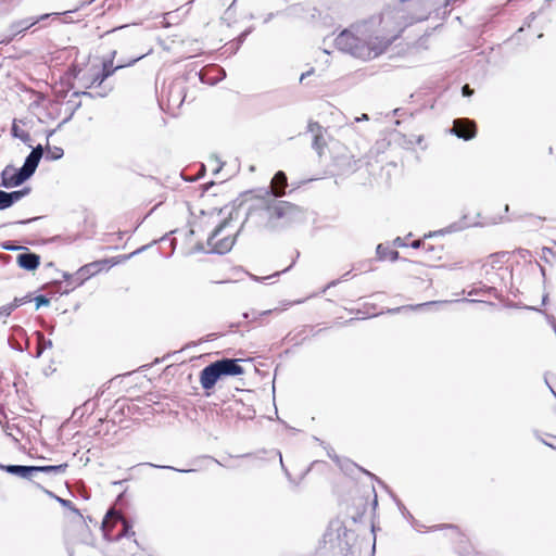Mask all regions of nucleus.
I'll list each match as a JSON object with an SVG mask.
<instances>
[{"label":"nucleus","instance_id":"nucleus-1","mask_svg":"<svg viewBox=\"0 0 556 556\" xmlns=\"http://www.w3.org/2000/svg\"><path fill=\"white\" fill-rule=\"evenodd\" d=\"M302 215V208L289 201L268 194L257 197L248 210L244 225L258 231L279 230Z\"/></svg>","mask_w":556,"mask_h":556},{"label":"nucleus","instance_id":"nucleus-2","mask_svg":"<svg viewBox=\"0 0 556 556\" xmlns=\"http://www.w3.org/2000/svg\"><path fill=\"white\" fill-rule=\"evenodd\" d=\"M244 372L239 359L223 358L211 363L200 372V384L204 390H211L218 380L225 377L240 376Z\"/></svg>","mask_w":556,"mask_h":556},{"label":"nucleus","instance_id":"nucleus-3","mask_svg":"<svg viewBox=\"0 0 556 556\" xmlns=\"http://www.w3.org/2000/svg\"><path fill=\"white\" fill-rule=\"evenodd\" d=\"M239 232L238 226L231 219H224L207 238L211 252L225 254L229 252Z\"/></svg>","mask_w":556,"mask_h":556},{"label":"nucleus","instance_id":"nucleus-4","mask_svg":"<svg viewBox=\"0 0 556 556\" xmlns=\"http://www.w3.org/2000/svg\"><path fill=\"white\" fill-rule=\"evenodd\" d=\"M336 43L340 50L345 51L355 58L363 60L372 59L363 28L357 29L356 33L348 29L343 30L337 37Z\"/></svg>","mask_w":556,"mask_h":556},{"label":"nucleus","instance_id":"nucleus-5","mask_svg":"<svg viewBox=\"0 0 556 556\" xmlns=\"http://www.w3.org/2000/svg\"><path fill=\"white\" fill-rule=\"evenodd\" d=\"M102 532L108 541H117L135 535L130 522L121 513L113 509L108 511L102 521Z\"/></svg>","mask_w":556,"mask_h":556},{"label":"nucleus","instance_id":"nucleus-6","mask_svg":"<svg viewBox=\"0 0 556 556\" xmlns=\"http://www.w3.org/2000/svg\"><path fill=\"white\" fill-rule=\"evenodd\" d=\"M125 65H117L113 67V62H103L101 65L91 64L85 70H80L76 74V78L81 81L86 88L100 86L105 78L114 73V71L124 67Z\"/></svg>","mask_w":556,"mask_h":556},{"label":"nucleus","instance_id":"nucleus-7","mask_svg":"<svg viewBox=\"0 0 556 556\" xmlns=\"http://www.w3.org/2000/svg\"><path fill=\"white\" fill-rule=\"evenodd\" d=\"M370 27L381 37L390 47L399 39L404 30V26L399 16L392 13L382 14L377 23H371Z\"/></svg>","mask_w":556,"mask_h":556},{"label":"nucleus","instance_id":"nucleus-8","mask_svg":"<svg viewBox=\"0 0 556 556\" xmlns=\"http://www.w3.org/2000/svg\"><path fill=\"white\" fill-rule=\"evenodd\" d=\"M370 27L381 37L390 47L399 39L404 30V26L399 16L392 13L382 14L377 23H371Z\"/></svg>","mask_w":556,"mask_h":556},{"label":"nucleus","instance_id":"nucleus-9","mask_svg":"<svg viewBox=\"0 0 556 556\" xmlns=\"http://www.w3.org/2000/svg\"><path fill=\"white\" fill-rule=\"evenodd\" d=\"M424 262L429 266L445 267L448 251L443 240L435 236H428L422 239Z\"/></svg>","mask_w":556,"mask_h":556},{"label":"nucleus","instance_id":"nucleus-10","mask_svg":"<svg viewBox=\"0 0 556 556\" xmlns=\"http://www.w3.org/2000/svg\"><path fill=\"white\" fill-rule=\"evenodd\" d=\"M139 250L129 253V254H123L117 255L111 258H103L99 261L91 262L89 264L84 265L78 270L79 275L83 277H91L93 275H97L103 270H109L115 265L122 264L126 261H128L132 255L137 254Z\"/></svg>","mask_w":556,"mask_h":556},{"label":"nucleus","instance_id":"nucleus-11","mask_svg":"<svg viewBox=\"0 0 556 556\" xmlns=\"http://www.w3.org/2000/svg\"><path fill=\"white\" fill-rule=\"evenodd\" d=\"M3 470L9 473L16 475L21 478L30 479L37 472H53L63 473L67 468V464H60L55 466H20L9 465L1 466Z\"/></svg>","mask_w":556,"mask_h":556},{"label":"nucleus","instance_id":"nucleus-12","mask_svg":"<svg viewBox=\"0 0 556 556\" xmlns=\"http://www.w3.org/2000/svg\"><path fill=\"white\" fill-rule=\"evenodd\" d=\"M508 261V254L506 252H497L490 254L485 257L481 264L482 275L486 278L496 275L500 270H503L505 264Z\"/></svg>","mask_w":556,"mask_h":556},{"label":"nucleus","instance_id":"nucleus-13","mask_svg":"<svg viewBox=\"0 0 556 556\" xmlns=\"http://www.w3.org/2000/svg\"><path fill=\"white\" fill-rule=\"evenodd\" d=\"M29 178L28 174L21 169H16L13 166H7L1 173L0 186L5 188H12L20 186Z\"/></svg>","mask_w":556,"mask_h":556},{"label":"nucleus","instance_id":"nucleus-14","mask_svg":"<svg viewBox=\"0 0 556 556\" xmlns=\"http://www.w3.org/2000/svg\"><path fill=\"white\" fill-rule=\"evenodd\" d=\"M364 35H366L367 38V45L370 49L371 56L377 58L383 52L387 51L389 46L387 45V40L384 41L381 37H379L376 31L369 26L363 27Z\"/></svg>","mask_w":556,"mask_h":556},{"label":"nucleus","instance_id":"nucleus-15","mask_svg":"<svg viewBox=\"0 0 556 556\" xmlns=\"http://www.w3.org/2000/svg\"><path fill=\"white\" fill-rule=\"evenodd\" d=\"M453 132L464 140H470L476 137L477 125L468 118H458L454 121Z\"/></svg>","mask_w":556,"mask_h":556},{"label":"nucleus","instance_id":"nucleus-16","mask_svg":"<svg viewBox=\"0 0 556 556\" xmlns=\"http://www.w3.org/2000/svg\"><path fill=\"white\" fill-rule=\"evenodd\" d=\"M287 187H288L287 175L285 174V172L279 170L274 175V177L270 181V186H269L270 190L266 194H268L269 197H271L274 199H280L283 195H286Z\"/></svg>","mask_w":556,"mask_h":556},{"label":"nucleus","instance_id":"nucleus-17","mask_svg":"<svg viewBox=\"0 0 556 556\" xmlns=\"http://www.w3.org/2000/svg\"><path fill=\"white\" fill-rule=\"evenodd\" d=\"M42 147L39 144L36 148H34L30 154L26 157L22 168L25 173L28 174L29 177L35 173L42 156Z\"/></svg>","mask_w":556,"mask_h":556},{"label":"nucleus","instance_id":"nucleus-18","mask_svg":"<svg viewBox=\"0 0 556 556\" xmlns=\"http://www.w3.org/2000/svg\"><path fill=\"white\" fill-rule=\"evenodd\" d=\"M20 267L26 270H35L40 265V256L35 253H22L16 257Z\"/></svg>","mask_w":556,"mask_h":556},{"label":"nucleus","instance_id":"nucleus-19","mask_svg":"<svg viewBox=\"0 0 556 556\" xmlns=\"http://www.w3.org/2000/svg\"><path fill=\"white\" fill-rule=\"evenodd\" d=\"M20 123H22V121L14 119L11 128L12 135L23 142L28 143L31 141V136L27 130L20 126Z\"/></svg>","mask_w":556,"mask_h":556},{"label":"nucleus","instance_id":"nucleus-20","mask_svg":"<svg viewBox=\"0 0 556 556\" xmlns=\"http://www.w3.org/2000/svg\"><path fill=\"white\" fill-rule=\"evenodd\" d=\"M29 191H30L29 188H24L22 190H17V191H13V192H5V199H7L8 206L10 207L15 202L20 201L22 198L27 195L29 193Z\"/></svg>","mask_w":556,"mask_h":556},{"label":"nucleus","instance_id":"nucleus-21","mask_svg":"<svg viewBox=\"0 0 556 556\" xmlns=\"http://www.w3.org/2000/svg\"><path fill=\"white\" fill-rule=\"evenodd\" d=\"M38 20H23L12 24L11 28L14 34H20L31 26H34Z\"/></svg>","mask_w":556,"mask_h":556},{"label":"nucleus","instance_id":"nucleus-22","mask_svg":"<svg viewBox=\"0 0 556 556\" xmlns=\"http://www.w3.org/2000/svg\"><path fill=\"white\" fill-rule=\"evenodd\" d=\"M377 253L382 260L396 261L399 257V252L393 250H388L387 248H382L381 244L377 248Z\"/></svg>","mask_w":556,"mask_h":556},{"label":"nucleus","instance_id":"nucleus-23","mask_svg":"<svg viewBox=\"0 0 556 556\" xmlns=\"http://www.w3.org/2000/svg\"><path fill=\"white\" fill-rule=\"evenodd\" d=\"M317 132L314 135L313 147L321 153L326 147V140L321 134L320 127L317 125Z\"/></svg>","mask_w":556,"mask_h":556},{"label":"nucleus","instance_id":"nucleus-24","mask_svg":"<svg viewBox=\"0 0 556 556\" xmlns=\"http://www.w3.org/2000/svg\"><path fill=\"white\" fill-rule=\"evenodd\" d=\"M55 500L63 506V507H66V508H70L71 510H73L74 513H76L77 515H80L79 514V510L74 506L73 502L70 501V500H64L62 497H59V496H54Z\"/></svg>","mask_w":556,"mask_h":556},{"label":"nucleus","instance_id":"nucleus-25","mask_svg":"<svg viewBox=\"0 0 556 556\" xmlns=\"http://www.w3.org/2000/svg\"><path fill=\"white\" fill-rule=\"evenodd\" d=\"M36 307L39 308L41 306H48L50 304V300L45 295H38L35 298Z\"/></svg>","mask_w":556,"mask_h":556},{"label":"nucleus","instance_id":"nucleus-26","mask_svg":"<svg viewBox=\"0 0 556 556\" xmlns=\"http://www.w3.org/2000/svg\"><path fill=\"white\" fill-rule=\"evenodd\" d=\"M8 203L5 199V191L0 190V210L8 208Z\"/></svg>","mask_w":556,"mask_h":556},{"label":"nucleus","instance_id":"nucleus-27","mask_svg":"<svg viewBox=\"0 0 556 556\" xmlns=\"http://www.w3.org/2000/svg\"><path fill=\"white\" fill-rule=\"evenodd\" d=\"M463 96L470 97L473 93V90L469 87V85H465L462 89Z\"/></svg>","mask_w":556,"mask_h":556},{"label":"nucleus","instance_id":"nucleus-28","mask_svg":"<svg viewBox=\"0 0 556 556\" xmlns=\"http://www.w3.org/2000/svg\"><path fill=\"white\" fill-rule=\"evenodd\" d=\"M394 245L397 248H403V247H407L408 243L405 242V239H402L399 237L394 240Z\"/></svg>","mask_w":556,"mask_h":556},{"label":"nucleus","instance_id":"nucleus-29","mask_svg":"<svg viewBox=\"0 0 556 556\" xmlns=\"http://www.w3.org/2000/svg\"><path fill=\"white\" fill-rule=\"evenodd\" d=\"M409 245L414 249H422V240H414Z\"/></svg>","mask_w":556,"mask_h":556},{"label":"nucleus","instance_id":"nucleus-30","mask_svg":"<svg viewBox=\"0 0 556 556\" xmlns=\"http://www.w3.org/2000/svg\"><path fill=\"white\" fill-rule=\"evenodd\" d=\"M547 253H553L552 249L549 248H543V255H546Z\"/></svg>","mask_w":556,"mask_h":556},{"label":"nucleus","instance_id":"nucleus-31","mask_svg":"<svg viewBox=\"0 0 556 556\" xmlns=\"http://www.w3.org/2000/svg\"><path fill=\"white\" fill-rule=\"evenodd\" d=\"M140 58H137V59H132L131 62H129L127 65H131L132 63H135L137 60H139Z\"/></svg>","mask_w":556,"mask_h":556}]
</instances>
